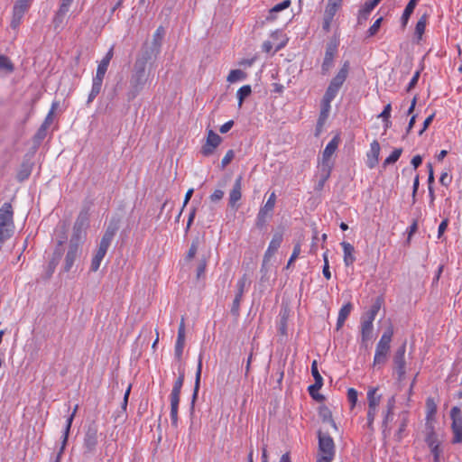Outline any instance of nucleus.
<instances>
[{
  "instance_id": "72a5a7b5",
  "label": "nucleus",
  "mask_w": 462,
  "mask_h": 462,
  "mask_svg": "<svg viewBox=\"0 0 462 462\" xmlns=\"http://www.w3.org/2000/svg\"><path fill=\"white\" fill-rule=\"evenodd\" d=\"M329 111H330V105L321 104L320 114H319V117L318 123H317V131L318 132L321 131L323 125H325V123L328 117Z\"/></svg>"
},
{
  "instance_id": "4468645a",
  "label": "nucleus",
  "mask_w": 462,
  "mask_h": 462,
  "mask_svg": "<svg viewBox=\"0 0 462 462\" xmlns=\"http://www.w3.org/2000/svg\"><path fill=\"white\" fill-rule=\"evenodd\" d=\"M77 410H78V405H76L74 407L72 412L69 414V416L66 420V424H65L64 430L62 431L61 445H60V451H59V453L57 455L56 462H60V457H61V455L64 452V449L66 448V445H67V442H68V438H69L70 428H71V424L73 422V420H74V417L76 415Z\"/></svg>"
},
{
  "instance_id": "6ab92c4d",
  "label": "nucleus",
  "mask_w": 462,
  "mask_h": 462,
  "mask_svg": "<svg viewBox=\"0 0 462 462\" xmlns=\"http://www.w3.org/2000/svg\"><path fill=\"white\" fill-rule=\"evenodd\" d=\"M242 177H238L236 179L233 189L229 193V206L231 208H236L237 202L241 199L242 197Z\"/></svg>"
},
{
  "instance_id": "2eb2a0df",
  "label": "nucleus",
  "mask_w": 462,
  "mask_h": 462,
  "mask_svg": "<svg viewBox=\"0 0 462 462\" xmlns=\"http://www.w3.org/2000/svg\"><path fill=\"white\" fill-rule=\"evenodd\" d=\"M221 137L213 130L208 132L206 143L202 147L201 152L204 156H209L214 152V150L220 144Z\"/></svg>"
},
{
  "instance_id": "5701e85b",
  "label": "nucleus",
  "mask_w": 462,
  "mask_h": 462,
  "mask_svg": "<svg viewBox=\"0 0 462 462\" xmlns=\"http://www.w3.org/2000/svg\"><path fill=\"white\" fill-rule=\"evenodd\" d=\"M343 253H344V263L346 266H350L353 264V263L356 260V257L354 255L355 248L354 246L348 243V242H342L341 244Z\"/></svg>"
},
{
  "instance_id": "f03ea898",
  "label": "nucleus",
  "mask_w": 462,
  "mask_h": 462,
  "mask_svg": "<svg viewBox=\"0 0 462 462\" xmlns=\"http://www.w3.org/2000/svg\"><path fill=\"white\" fill-rule=\"evenodd\" d=\"M14 233V210L11 203L5 202L0 208V249Z\"/></svg>"
},
{
  "instance_id": "a18cd8bd",
  "label": "nucleus",
  "mask_w": 462,
  "mask_h": 462,
  "mask_svg": "<svg viewBox=\"0 0 462 462\" xmlns=\"http://www.w3.org/2000/svg\"><path fill=\"white\" fill-rule=\"evenodd\" d=\"M381 308V303L379 300H376V302H374L372 307L370 308V310H368L367 314H366V320H371L372 322H374L379 310Z\"/></svg>"
},
{
  "instance_id": "bb28decb",
  "label": "nucleus",
  "mask_w": 462,
  "mask_h": 462,
  "mask_svg": "<svg viewBox=\"0 0 462 462\" xmlns=\"http://www.w3.org/2000/svg\"><path fill=\"white\" fill-rule=\"evenodd\" d=\"M437 413V404L433 398L429 397L426 401V423H434Z\"/></svg>"
},
{
  "instance_id": "c9c22d12",
  "label": "nucleus",
  "mask_w": 462,
  "mask_h": 462,
  "mask_svg": "<svg viewBox=\"0 0 462 462\" xmlns=\"http://www.w3.org/2000/svg\"><path fill=\"white\" fill-rule=\"evenodd\" d=\"M311 374L315 380V383L311 384V388H321L323 385V379L319 372L316 361H313L311 364Z\"/></svg>"
},
{
  "instance_id": "de8ad7c7",
  "label": "nucleus",
  "mask_w": 462,
  "mask_h": 462,
  "mask_svg": "<svg viewBox=\"0 0 462 462\" xmlns=\"http://www.w3.org/2000/svg\"><path fill=\"white\" fill-rule=\"evenodd\" d=\"M201 370H202V361H201V358H199L197 371H196V380H195V386H194V393H193L194 399L196 398V396L198 394L199 388Z\"/></svg>"
},
{
  "instance_id": "09e8293b",
  "label": "nucleus",
  "mask_w": 462,
  "mask_h": 462,
  "mask_svg": "<svg viewBox=\"0 0 462 462\" xmlns=\"http://www.w3.org/2000/svg\"><path fill=\"white\" fill-rule=\"evenodd\" d=\"M337 88H328L326 94L324 95L321 104L323 105H330V102L334 99L337 95Z\"/></svg>"
},
{
  "instance_id": "a878e982",
  "label": "nucleus",
  "mask_w": 462,
  "mask_h": 462,
  "mask_svg": "<svg viewBox=\"0 0 462 462\" xmlns=\"http://www.w3.org/2000/svg\"><path fill=\"white\" fill-rule=\"evenodd\" d=\"M116 227H111V226L107 227L104 236H102L98 249H103V251L107 252V249L111 244V241L113 240V238L116 235Z\"/></svg>"
},
{
  "instance_id": "774afa93",
  "label": "nucleus",
  "mask_w": 462,
  "mask_h": 462,
  "mask_svg": "<svg viewBox=\"0 0 462 462\" xmlns=\"http://www.w3.org/2000/svg\"><path fill=\"white\" fill-rule=\"evenodd\" d=\"M73 0H61L60 9L69 12Z\"/></svg>"
},
{
  "instance_id": "052dcab7",
  "label": "nucleus",
  "mask_w": 462,
  "mask_h": 462,
  "mask_svg": "<svg viewBox=\"0 0 462 462\" xmlns=\"http://www.w3.org/2000/svg\"><path fill=\"white\" fill-rule=\"evenodd\" d=\"M448 218H445L440 222L439 228H438V237L439 238H440L442 236V235L444 234V232L446 231V229L448 227Z\"/></svg>"
},
{
  "instance_id": "ea45409f",
  "label": "nucleus",
  "mask_w": 462,
  "mask_h": 462,
  "mask_svg": "<svg viewBox=\"0 0 462 462\" xmlns=\"http://www.w3.org/2000/svg\"><path fill=\"white\" fill-rule=\"evenodd\" d=\"M291 0H284L282 1V3L280 4H277L276 5H274L271 10H270V14L269 16L267 17V19H271V20H273L274 19V16H273V14L274 13H278L280 11H282L286 8H288L290 5H291Z\"/></svg>"
},
{
  "instance_id": "4d7b16f0",
  "label": "nucleus",
  "mask_w": 462,
  "mask_h": 462,
  "mask_svg": "<svg viewBox=\"0 0 462 462\" xmlns=\"http://www.w3.org/2000/svg\"><path fill=\"white\" fill-rule=\"evenodd\" d=\"M178 410L179 406H171L170 417L174 427L178 426Z\"/></svg>"
},
{
  "instance_id": "7c9ffc66",
  "label": "nucleus",
  "mask_w": 462,
  "mask_h": 462,
  "mask_svg": "<svg viewBox=\"0 0 462 462\" xmlns=\"http://www.w3.org/2000/svg\"><path fill=\"white\" fill-rule=\"evenodd\" d=\"M395 396L393 395L387 400L385 410L383 411V421L384 425L387 424L388 420L392 419L393 414V410L395 407Z\"/></svg>"
},
{
  "instance_id": "9d476101",
  "label": "nucleus",
  "mask_w": 462,
  "mask_h": 462,
  "mask_svg": "<svg viewBox=\"0 0 462 462\" xmlns=\"http://www.w3.org/2000/svg\"><path fill=\"white\" fill-rule=\"evenodd\" d=\"M282 240L283 235L282 232H276L273 234L263 255L262 270L263 269L264 265L271 260V258L276 253V251L279 249L282 243Z\"/></svg>"
},
{
  "instance_id": "37998d69",
  "label": "nucleus",
  "mask_w": 462,
  "mask_h": 462,
  "mask_svg": "<svg viewBox=\"0 0 462 462\" xmlns=\"http://www.w3.org/2000/svg\"><path fill=\"white\" fill-rule=\"evenodd\" d=\"M402 148H396L394 149L391 154L385 158L384 160V165H389V164H393L395 163L400 156L402 155Z\"/></svg>"
},
{
  "instance_id": "680f3d73",
  "label": "nucleus",
  "mask_w": 462,
  "mask_h": 462,
  "mask_svg": "<svg viewBox=\"0 0 462 462\" xmlns=\"http://www.w3.org/2000/svg\"><path fill=\"white\" fill-rule=\"evenodd\" d=\"M332 21H333V17L324 15L322 28L325 32H329Z\"/></svg>"
},
{
  "instance_id": "cd10ccee",
  "label": "nucleus",
  "mask_w": 462,
  "mask_h": 462,
  "mask_svg": "<svg viewBox=\"0 0 462 462\" xmlns=\"http://www.w3.org/2000/svg\"><path fill=\"white\" fill-rule=\"evenodd\" d=\"M390 348L385 346H376L375 353L374 356V365H383L386 361V357L388 355Z\"/></svg>"
},
{
  "instance_id": "b1692460",
  "label": "nucleus",
  "mask_w": 462,
  "mask_h": 462,
  "mask_svg": "<svg viewBox=\"0 0 462 462\" xmlns=\"http://www.w3.org/2000/svg\"><path fill=\"white\" fill-rule=\"evenodd\" d=\"M374 325L371 320H363L361 324V336L362 343L366 346V343L373 338Z\"/></svg>"
},
{
  "instance_id": "c03bdc74",
  "label": "nucleus",
  "mask_w": 462,
  "mask_h": 462,
  "mask_svg": "<svg viewBox=\"0 0 462 462\" xmlns=\"http://www.w3.org/2000/svg\"><path fill=\"white\" fill-rule=\"evenodd\" d=\"M347 400L350 403V409L353 410L358 401V392L355 388L347 390Z\"/></svg>"
},
{
  "instance_id": "412c9836",
  "label": "nucleus",
  "mask_w": 462,
  "mask_h": 462,
  "mask_svg": "<svg viewBox=\"0 0 462 462\" xmlns=\"http://www.w3.org/2000/svg\"><path fill=\"white\" fill-rule=\"evenodd\" d=\"M349 67V61H345L338 73L331 80L329 87H341L347 77Z\"/></svg>"
},
{
  "instance_id": "13d9d810",
  "label": "nucleus",
  "mask_w": 462,
  "mask_h": 462,
  "mask_svg": "<svg viewBox=\"0 0 462 462\" xmlns=\"http://www.w3.org/2000/svg\"><path fill=\"white\" fill-rule=\"evenodd\" d=\"M339 7L331 5L329 4L327 5V7L325 9V16H331L334 18L336 13L337 12Z\"/></svg>"
},
{
  "instance_id": "0eeeda50",
  "label": "nucleus",
  "mask_w": 462,
  "mask_h": 462,
  "mask_svg": "<svg viewBox=\"0 0 462 462\" xmlns=\"http://www.w3.org/2000/svg\"><path fill=\"white\" fill-rule=\"evenodd\" d=\"M338 146V139L337 137H334L332 140L328 142V143L326 145L323 153H322V159L321 162L319 164V167L323 168L324 176H328V169H332L333 162L331 161V157L336 152L337 148Z\"/></svg>"
},
{
  "instance_id": "338daca9",
  "label": "nucleus",
  "mask_w": 462,
  "mask_h": 462,
  "mask_svg": "<svg viewBox=\"0 0 462 462\" xmlns=\"http://www.w3.org/2000/svg\"><path fill=\"white\" fill-rule=\"evenodd\" d=\"M197 251H198V245L196 243H192L189 251H188V254H187V258L188 259H192L195 254H197Z\"/></svg>"
},
{
  "instance_id": "3c124183",
  "label": "nucleus",
  "mask_w": 462,
  "mask_h": 462,
  "mask_svg": "<svg viewBox=\"0 0 462 462\" xmlns=\"http://www.w3.org/2000/svg\"><path fill=\"white\" fill-rule=\"evenodd\" d=\"M352 310V304L347 302L344 304L339 310L338 316L341 319H346Z\"/></svg>"
},
{
  "instance_id": "423d86ee",
  "label": "nucleus",
  "mask_w": 462,
  "mask_h": 462,
  "mask_svg": "<svg viewBox=\"0 0 462 462\" xmlns=\"http://www.w3.org/2000/svg\"><path fill=\"white\" fill-rule=\"evenodd\" d=\"M452 420L451 430L453 433L452 443H462V411L461 409L455 406L450 411Z\"/></svg>"
},
{
  "instance_id": "2f4dec72",
  "label": "nucleus",
  "mask_w": 462,
  "mask_h": 462,
  "mask_svg": "<svg viewBox=\"0 0 462 462\" xmlns=\"http://www.w3.org/2000/svg\"><path fill=\"white\" fill-rule=\"evenodd\" d=\"M420 0H410L409 3L407 4L404 11H403V14L402 15V24L403 27L406 26L411 14L413 13L418 2Z\"/></svg>"
},
{
  "instance_id": "5fc2aeb1",
  "label": "nucleus",
  "mask_w": 462,
  "mask_h": 462,
  "mask_svg": "<svg viewBox=\"0 0 462 462\" xmlns=\"http://www.w3.org/2000/svg\"><path fill=\"white\" fill-rule=\"evenodd\" d=\"M235 152L233 150H228L221 161V169H225L234 159Z\"/></svg>"
},
{
  "instance_id": "393cba45",
  "label": "nucleus",
  "mask_w": 462,
  "mask_h": 462,
  "mask_svg": "<svg viewBox=\"0 0 462 462\" xmlns=\"http://www.w3.org/2000/svg\"><path fill=\"white\" fill-rule=\"evenodd\" d=\"M425 441L429 447H435L436 444H440L438 439V435L435 431L434 423H426Z\"/></svg>"
},
{
  "instance_id": "6e6d98bb",
  "label": "nucleus",
  "mask_w": 462,
  "mask_h": 462,
  "mask_svg": "<svg viewBox=\"0 0 462 462\" xmlns=\"http://www.w3.org/2000/svg\"><path fill=\"white\" fill-rule=\"evenodd\" d=\"M319 168V189H322L325 182L328 180V179L329 178L330 176V173H331V170L332 169H328V176H324V171H323V168L322 167H318Z\"/></svg>"
},
{
  "instance_id": "f704fd0d",
  "label": "nucleus",
  "mask_w": 462,
  "mask_h": 462,
  "mask_svg": "<svg viewBox=\"0 0 462 462\" xmlns=\"http://www.w3.org/2000/svg\"><path fill=\"white\" fill-rule=\"evenodd\" d=\"M67 14H68L67 11H64L60 8L58 9V11L56 12V14L52 19V23H53L55 30H59L63 27L65 17H66Z\"/></svg>"
},
{
  "instance_id": "bf43d9fd",
  "label": "nucleus",
  "mask_w": 462,
  "mask_h": 462,
  "mask_svg": "<svg viewBox=\"0 0 462 462\" xmlns=\"http://www.w3.org/2000/svg\"><path fill=\"white\" fill-rule=\"evenodd\" d=\"M430 448V451H431V454L433 455L434 457V460L436 462L439 461V456H440V453H441V450H440V444H436V446H430L429 447Z\"/></svg>"
},
{
  "instance_id": "864d4df0",
  "label": "nucleus",
  "mask_w": 462,
  "mask_h": 462,
  "mask_svg": "<svg viewBox=\"0 0 462 462\" xmlns=\"http://www.w3.org/2000/svg\"><path fill=\"white\" fill-rule=\"evenodd\" d=\"M251 90L252 88H238L237 98L239 107L242 106L244 99L251 94Z\"/></svg>"
},
{
  "instance_id": "f3484780",
  "label": "nucleus",
  "mask_w": 462,
  "mask_h": 462,
  "mask_svg": "<svg viewBox=\"0 0 462 462\" xmlns=\"http://www.w3.org/2000/svg\"><path fill=\"white\" fill-rule=\"evenodd\" d=\"M184 345H185V322H184V318H182L180 320V326H179L178 336H177V340L175 343V349H174L175 357L179 360L181 359V356L183 354V349H184Z\"/></svg>"
},
{
  "instance_id": "0e129e2a",
  "label": "nucleus",
  "mask_w": 462,
  "mask_h": 462,
  "mask_svg": "<svg viewBox=\"0 0 462 462\" xmlns=\"http://www.w3.org/2000/svg\"><path fill=\"white\" fill-rule=\"evenodd\" d=\"M224 196V192L221 189H216L211 195L210 199L211 201H218L220 200Z\"/></svg>"
},
{
  "instance_id": "aec40b11",
  "label": "nucleus",
  "mask_w": 462,
  "mask_h": 462,
  "mask_svg": "<svg viewBox=\"0 0 462 462\" xmlns=\"http://www.w3.org/2000/svg\"><path fill=\"white\" fill-rule=\"evenodd\" d=\"M379 153H380L379 143L376 140H374L370 143V150L367 152L366 164L370 169H373L378 163Z\"/></svg>"
},
{
  "instance_id": "e2e57ef3",
  "label": "nucleus",
  "mask_w": 462,
  "mask_h": 462,
  "mask_svg": "<svg viewBox=\"0 0 462 462\" xmlns=\"http://www.w3.org/2000/svg\"><path fill=\"white\" fill-rule=\"evenodd\" d=\"M439 182H440L443 186L448 187V186L450 184V182H451V177H450L447 172H443V173L440 175Z\"/></svg>"
},
{
  "instance_id": "603ef678",
  "label": "nucleus",
  "mask_w": 462,
  "mask_h": 462,
  "mask_svg": "<svg viewBox=\"0 0 462 462\" xmlns=\"http://www.w3.org/2000/svg\"><path fill=\"white\" fill-rule=\"evenodd\" d=\"M383 22V17H379L375 22L370 26L367 31V34L369 37L374 36L377 33L380 29L381 23Z\"/></svg>"
},
{
  "instance_id": "c756f323",
  "label": "nucleus",
  "mask_w": 462,
  "mask_h": 462,
  "mask_svg": "<svg viewBox=\"0 0 462 462\" xmlns=\"http://www.w3.org/2000/svg\"><path fill=\"white\" fill-rule=\"evenodd\" d=\"M374 5H371V3L369 1L365 2L363 7L359 10L357 16V23H364L368 19L370 13L374 10Z\"/></svg>"
},
{
  "instance_id": "a19ab883",
  "label": "nucleus",
  "mask_w": 462,
  "mask_h": 462,
  "mask_svg": "<svg viewBox=\"0 0 462 462\" xmlns=\"http://www.w3.org/2000/svg\"><path fill=\"white\" fill-rule=\"evenodd\" d=\"M428 16L423 14L417 22L415 27V33L420 38L425 32Z\"/></svg>"
},
{
  "instance_id": "49530a36",
  "label": "nucleus",
  "mask_w": 462,
  "mask_h": 462,
  "mask_svg": "<svg viewBox=\"0 0 462 462\" xmlns=\"http://www.w3.org/2000/svg\"><path fill=\"white\" fill-rule=\"evenodd\" d=\"M57 106H58V103L53 102L51 105V110L49 111L44 122L42 125L43 129H47L51 125V123L53 121V114H54V111L57 108Z\"/></svg>"
},
{
  "instance_id": "6e6552de",
  "label": "nucleus",
  "mask_w": 462,
  "mask_h": 462,
  "mask_svg": "<svg viewBox=\"0 0 462 462\" xmlns=\"http://www.w3.org/2000/svg\"><path fill=\"white\" fill-rule=\"evenodd\" d=\"M32 4L30 0H16L14 7H13V16L11 20L10 26L16 30L20 23H22V19L24 14L28 11Z\"/></svg>"
},
{
  "instance_id": "a211bd4d",
  "label": "nucleus",
  "mask_w": 462,
  "mask_h": 462,
  "mask_svg": "<svg viewBox=\"0 0 462 462\" xmlns=\"http://www.w3.org/2000/svg\"><path fill=\"white\" fill-rule=\"evenodd\" d=\"M246 284H247V279L245 275L237 281V283H236L237 291H236V297L233 300V306H232V312L235 314L238 313L240 302H241L243 295L245 293Z\"/></svg>"
},
{
  "instance_id": "20e7f679",
  "label": "nucleus",
  "mask_w": 462,
  "mask_h": 462,
  "mask_svg": "<svg viewBox=\"0 0 462 462\" xmlns=\"http://www.w3.org/2000/svg\"><path fill=\"white\" fill-rule=\"evenodd\" d=\"M319 454L317 462H331L335 457L333 439L327 433L319 432Z\"/></svg>"
},
{
  "instance_id": "f257e3e1",
  "label": "nucleus",
  "mask_w": 462,
  "mask_h": 462,
  "mask_svg": "<svg viewBox=\"0 0 462 462\" xmlns=\"http://www.w3.org/2000/svg\"><path fill=\"white\" fill-rule=\"evenodd\" d=\"M165 34V30L162 26H159L155 31L152 41L150 45L144 44V84H150V76L152 66L157 59L158 54L161 51L162 40Z\"/></svg>"
},
{
  "instance_id": "f8f14e48",
  "label": "nucleus",
  "mask_w": 462,
  "mask_h": 462,
  "mask_svg": "<svg viewBox=\"0 0 462 462\" xmlns=\"http://www.w3.org/2000/svg\"><path fill=\"white\" fill-rule=\"evenodd\" d=\"M405 352H406V346H405V344H403L397 349V351L394 355V358H393V362L395 365V368H396V372H397L399 380H402L406 374Z\"/></svg>"
},
{
  "instance_id": "e433bc0d",
  "label": "nucleus",
  "mask_w": 462,
  "mask_h": 462,
  "mask_svg": "<svg viewBox=\"0 0 462 462\" xmlns=\"http://www.w3.org/2000/svg\"><path fill=\"white\" fill-rule=\"evenodd\" d=\"M106 252L103 251V249H97L96 254L94 255L92 261H91V271L97 272L101 264L102 260L104 259Z\"/></svg>"
},
{
  "instance_id": "4be33fe9",
  "label": "nucleus",
  "mask_w": 462,
  "mask_h": 462,
  "mask_svg": "<svg viewBox=\"0 0 462 462\" xmlns=\"http://www.w3.org/2000/svg\"><path fill=\"white\" fill-rule=\"evenodd\" d=\"M79 252L78 244L70 243L69 248L65 257V271L69 272L74 264Z\"/></svg>"
},
{
  "instance_id": "ddd939ff",
  "label": "nucleus",
  "mask_w": 462,
  "mask_h": 462,
  "mask_svg": "<svg viewBox=\"0 0 462 462\" xmlns=\"http://www.w3.org/2000/svg\"><path fill=\"white\" fill-rule=\"evenodd\" d=\"M339 42L337 38H333L327 44L325 57L322 64L323 70H328L333 64L334 57L337 51Z\"/></svg>"
},
{
  "instance_id": "58836bf2",
  "label": "nucleus",
  "mask_w": 462,
  "mask_h": 462,
  "mask_svg": "<svg viewBox=\"0 0 462 462\" xmlns=\"http://www.w3.org/2000/svg\"><path fill=\"white\" fill-rule=\"evenodd\" d=\"M393 335V330L392 328H389L383 333V335L376 346H385L387 348H390V344L392 341Z\"/></svg>"
},
{
  "instance_id": "c85d7f7f",
  "label": "nucleus",
  "mask_w": 462,
  "mask_h": 462,
  "mask_svg": "<svg viewBox=\"0 0 462 462\" xmlns=\"http://www.w3.org/2000/svg\"><path fill=\"white\" fill-rule=\"evenodd\" d=\"M14 66L11 60L0 54V76L10 74L14 71Z\"/></svg>"
},
{
  "instance_id": "dca6fc26",
  "label": "nucleus",
  "mask_w": 462,
  "mask_h": 462,
  "mask_svg": "<svg viewBox=\"0 0 462 462\" xmlns=\"http://www.w3.org/2000/svg\"><path fill=\"white\" fill-rule=\"evenodd\" d=\"M97 442V430L95 427H89L85 433L83 440V447L86 452H94Z\"/></svg>"
},
{
  "instance_id": "4c0bfd02",
  "label": "nucleus",
  "mask_w": 462,
  "mask_h": 462,
  "mask_svg": "<svg viewBox=\"0 0 462 462\" xmlns=\"http://www.w3.org/2000/svg\"><path fill=\"white\" fill-rule=\"evenodd\" d=\"M88 225V217L87 214H80L77 218L74 225V233L75 236L79 238L81 229Z\"/></svg>"
},
{
  "instance_id": "39448f33",
  "label": "nucleus",
  "mask_w": 462,
  "mask_h": 462,
  "mask_svg": "<svg viewBox=\"0 0 462 462\" xmlns=\"http://www.w3.org/2000/svg\"><path fill=\"white\" fill-rule=\"evenodd\" d=\"M276 202V195L274 192H272L266 200L265 204L259 209V212L256 217L255 224L259 228H263L269 218H271L273 215V211L275 207Z\"/></svg>"
},
{
  "instance_id": "8fccbe9b",
  "label": "nucleus",
  "mask_w": 462,
  "mask_h": 462,
  "mask_svg": "<svg viewBox=\"0 0 462 462\" xmlns=\"http://www.w3.org/2000/svg\"><path fill=\"white\" fill-rule=\"evenodd\" d=\"M301 252V247H300V243H297L295 245H294V248H293V251H292V254L287 263V265H286V268H290V266L291 265V263L299 257L300 254Z\"/></svg>"
},
{
  "instance_id": "79ce46f5",
  "label": "nucleus",
  "mask_w": 462,
  "mask_h": 462,
  "mask_svg": "<svg viewBox=\"0 0 462 462\" xmlns=\"http://www.w3.org/2000/svg\"><path fill=\"white\" fill-rule=\"evenodd\" d=\"M391 110H392L391 104H387L384 106L383 110L378 116V117H380L383 120L385 128H388L391 125V121H390Z\"/></svg>"
},
{
  "instance_id": "9b49d317",
  "label": "nucleus",
  "mask_w": 462,
  "mask_h": 462,
  "mask_svg": "<svg viewBox=\"0 0 462 462\" xmlns=\"http://www.w3.org/2000/svg\"><path fill=\"white\" fill-rule=\"evenodd\" d=\"M153 68L152 69V70ZM152 71L150 76V85L152 83ZM133 80L136 85H145L144 84V52L142 53V56L138 58L134 63V69L133 74ZM149 85V83L147 84Z\"/></svg>"
},
{
  "instance_id": "473e14b6",
  "label": "nucleus",
  "mask_w": 462,
  "mask_h": 462,
  "mask_svg": "<svg viewBox=\"0 0 462 462\" xmlns=\"http://www.w3.org/2000/svg\"><path fill=\"white\" fill-rule=\"evenodd\" d=\"M246 77H247V74L243 69H232L229 72V74L226 78V80L229 84H235V83H237L239 81L245 79Z\"/></svg>"
},
{
  "instance_id": "7ed1b4c3",
  "label": "nucleus",
  "mask_w": 462,
  "mask_h": 462,
  "mask_svg": "<svg viewBox=\"0 0 462 462\" xmlns=\"http://www.w3.org/2000/svg\"><path fill=\"white\" fill-rule=\"evenodd\" d=\"M367 399V412L365 427L374 431V422L379 411V406L382 401V394L378 393V387H369L366 393Z\"/></svg>"
},
{
  "instance_id": "1a4fd4ad",
  "label": "nucleus",
  "mask_w": 462,
  "mask_h": 462,
  "mask_svg": "<svg viewBox=\"0 0 462 462\" xmlns=\"http://www.w3.org/2000/svg\"><path fill=\"white\" fill-rule=\"evenodd\" d=\"M113 48H111L106 54V56L101 60L97 66L96 77L93 79V87H100L103 82V79L107 70L109 62L113 58Z\"/></svg>"
},
{
  "instance_id": "69168bd1",
  "label": "nucleus",
  "mask_w": 462,
  "mask_h": 462,
  "mask_svg": "<svg viewBox=\"0 0 462 462\" xmlns=\"http://www.w3.org/2000/svg\"><path fill=\"white\" fill-rule=\"evenodd\" d=\"M233 125H234V121L229 120L220 126L219 131L222 134H226L233 127Z\"/></svg>"
}]
</instances>
